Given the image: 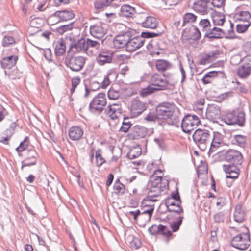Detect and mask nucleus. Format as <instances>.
<instances>
[{
    "label": "nucleus",
    "instance_id": "1",
    "mask_svg": "<svg viewBox=\"0 0 251 251\" xmlns=\"http://www.w3.org/2000/svg\"><path fill=\"white\" fill-rule=\"evenodd\" d=\"M162 190L159 187H151L147 195L141 203L142 210L141 216L145 217V220L149 221L154 210V202L158 201Z\"/></svg>",
    "mask_w": 251,
    "mask_h": 251
},
{
    "label": "nucleus",
    "instance_id": "2",
    "mask_svg": "<svg viewBox=\"0 0 251 251\" xmlns=\"http://www.w3.org/2000/svg\"><path fill=\"white\" fill-rule=\"evenodd\" d=\"M176 109L174 103L165 102L157 105L155 111L159 120H167L172 118Z\"/></svg>",
    "mask_w": 251,
    "mask_h": 251
},
{
    "label": "nucleus",
    "instance_id": "3",
    "mask_svg": "<svg viewBox=\"0 0 251 251\" xmlns=\"http://www.w3.org/2000/svg\"><path fill=\"white\" fill-rule=\"evenodd\" d=\"M223 120L228 125L237 124L243 126L245 121V114L243 111L236 109L225 114Z\"/></svg>",
    "mask_w": 251,
    "mask_h": 251
},
{
    "label": "nucleus",
    "instance_id": "4",
    "mask_svg": "<svg viewBox=\"0 0 251 251\" xmlns=\"http://www.w3.org/2000/svg\"><path fill=\"white\" fill-rule=\"evenodd\" d=\"M193 137L200 147L205 148L207 145H210L211 137L206 130L198 129L194 132Z\"/></svg>",
    "mask_w": 251,
    "mask_h": 251
},
{
    "label": "nucleus",
    "instance_id": "5",
    "mask_svg": "<svg viewBox=\"0 0 251 251\" xmlns=\"http://www.w3.org/2000/svg\"><path fill=\"white\" fill-rule=\"evenodd\" d=\"M107 103L105 94L100 93L91 100L89 104V109L91 111L101 112Z\"/></svg>",
    "mask_w": 251,
    "mask_h": 251
},
{
    "label": "nucleus",
    "instance_id": "6",
    "mask_svg": "<svg viewBox=\"0 0 251 251\" xmlns=\"http://www.w3.org/2000/svg\"><path fill=\"white\" fill-rule=\"evenodd\" d=\"M233 247L241 250L247 249L250 245V236L248 234L243 233L234 237L231 240Z\"/></svg>",
    "mask_w": 251,
    "mask_h": 251
},
{
    "label": "nucleus",
    "instance_id": "7",
    "mask_svg": "<svg viewBox=\"0 0 251 251\" xmlns=\"http://www.w3.org/2000/svg\"><path fill=\"white\" fill-rule=\"evenodd\" d=\"M200 120L197 116L188 115L186 116L182 120L181 127L183 131L189 133L199 124Z\"/></svg>",
    "mask_w": 251,
    "mask_h": 251
},
{
    "label": "nucleus",
    "instance_id": "8",
    "mask_svg": "<svg viewBox=\"0 0 251 251\" xmlns=\"http://www.w3.org/2000/svg\"><path fill=\"white\" fill-rule=\"evenodd\" d=\"M38 157V154L34 149H29L25 153L24 159L22 161V167L23 169L25 167H30L36 164Z\"/></svg>",
    "mask_w": 251,
    "mask_h": 251
},
{
    "label": "nucleus",
    "instance_id": "9",
    "mask_svg": "<svg viewBox=\"0 0 251 251\" xmlns=\"http://www.w3.org/2000/svg\"><path fill=\"white\" fill-rule=\"evenodd\" d=\"M150 81L158 90L164 89L168 84L166 77L163 75L158 74H153L150 78Z\"/></svg>",
    "mask_w": 251,
    "mask_h": 251
},
{
    "label": "nucleus",
    "instance_id": "10",
    "mask_svg": "<svg viewBox=\"0 0 251 251\" xmlns=\"http://www.w3.org/2000/svg\"><path fill=\"white\" fill-rule=\"evenodd\" d=\"M146 109V106L143 102L138 100H134L129 107L131 117L135 118L138 117Z\"/></svg>",
    "mask_w": 251,
    "mask_h": 251
},
{
    "label": "nucleus",
    "instance_id": "11",
    "mask_svg": "<svg viewBox=\"0 0 251 251\" xmlns=\"http://www.w3.org/2000/svg\"><path fill=\"white\" fill-rule=\"evenodd\" d=\"M131 38V32L126 31L115 36L113 40V45L117 49H120L127 46L128 41Z\"/></svg>",
    "mask_w": 251,
    "mask_h": 251
},
{
    "label": "nucleus",
    "instance_id": "12",
    "mask_svg": "<svg viewBox=\"0 0 251 251\" xmlns=\"http://www.w3.org/2000/svg\"><path fill=\"white\" fill-rule=\"evenodd\" d=\"M163 172L160 170H157L154 171L153 174L151 177L150 184L151 187H159L162 191L163 187L162 182L165 181L163 183L164 185L168 183V182L165 178H163Z\"/></svg>",
    "mask_w": 251,
    "mask_h": 251
},
{
    "label": "nucleus",
    "instance_id": "13",
    "mask_svg": "<svg viewBox=\"0 0 251 251\" xmlns=\"http://www.w3.org/2000/svg\"><path fill=\"white\" fill-rule=\"evenodd\" d=\"M85 63V59L81 56L71 57L67 61V65L74 71L81 70Z\"/></svg>",
    "mask_w": 251,
    "mask_h": 251
},
{
    "label": "nucleus",
    "instance_id": "14",
    "mask_svg": "<svg viewBox=\"0 0 251 251\" xmlns=\"http://www.w3.org/2000/svg\"><path fill=\"white\" fill-rule=\"evenodd\" d=\"M226 160L233 164H241L243 156L241 153L236 150H229L225 154Z\"/></svg>",
    "mask_w": 251,
    "mask_h": 251
},
{
    "label": "nucleus",
    "instance_id": "15",
    "mask_svg": "<svg viewBox=\"0 0 251 251\" xmlns=\"http://www.w3.org/2000/svg\"><path fill=\"white\" fill-rule=\"evenodd\" d=\"M145 42V39L142 36H136L130 38L128 41L126 50L129 51H134L142 47Z\"/></svg>",
    "mask_w": 251,
    "mask_h": 251
},
{
    "label": "nucleus",
    "instance_id": "16",
    "mask_svg": "<svg viewBox=\"0 0 251 251\" xmlns=\"http://www.w3.org/2000/svg\"><path fill=\"white\" fill-rule=\"evenodd\" d=\"M147 132L145 127L139 125L134 126L128 134V138L130 140L138 139L144 137Z\"/></svg>",
    "mask_w": 251,
    "mask_h": 251
},
{
    "label": "nucleus",
    "instance_id": "17",
    "mask_svg": "<svg viewBox=\"0 0 251 251\" xmlns=\"http://www.w3.org/2000/svg\"><path fill=\"white\" fill-rule=\"evenodd\" d=\"M100 47V43L92 40L87 39L85 41L84 39H82L78 41L76 45V48L80 51H86L89 48H98Z\"/></svg>",
    "mask_w": 251,
    "mask_h": 251
},
{
    "label": "nucleus",
    "instance_id": "18",
    "mask_svg": "<svg viewBox=\"0 0 251 251\" xmlns=\"http://www.w3.org/2000/svg\"><path fill=\"white\" fill-rule=\"evenodd\" d=\"M165 204L169 211L178 214L183 212V210L181 207V201L175 200L172 198H167L166 200Z\"/></svg>",
    "mask_w": 251,
    "mask_h": 251
},
{
    "label": "nucleus",
    "instance_id": "19",
    "mask_svg": "<svg viewBox=\"0 0 251 251\" xmlns=\"http://www.w3.org/2000/svg\"><path fill=\"white\" fill-rule=\"evenodd\" d=\"M223 170L226 174V177L229 178H236L239 174V169L234 164L224 165Z\"/></svg>",
    "mask_w": 251,
    "mask_h": 251
},
{
    "label": "nucleus",
    "instance_id": "20",
    "mask_svg": "<svg viewBox=\"0 0 251 251\" xmlns=\"http://www.w3.org/2000/svg\"><path fill=\"white\" fill-rule=\"evenodd\" d=\"M18 57L17 55H11L3 58L1 61V67L5 70H11L15 66Z\"/></svg>",
    "mask_w": 251,
    "mask_h": 251
},
{
    "label": "nucleus",
    "instance_id": "21",
    "mask_svg": "<svg viewBox=\"0 0 251 251\" xmlns=\"http://www.w3.org/2000/svg\"><path fill=\"white\" fill-rule=\"evenodd\" d=\"M83 135V130L79 126H73L69 130L68 135L72 141H77L81 138Z\"/></svg>",
    "mask_w": 251,
    "mask_h": 251
},
{
    "label": "nucleus",
    "instance_id": "22",
    "mask_svg": "<svg viewBox=\"0 0 251 251\" xmlns=\"http://www.w3.org/2000/svg\"><path fill=\"white\" fill-rule=\"evenodd\" d=\"M220 115V110L218 106L214 104L208 105L206 112L207 118L214 120L218 119Z\"/></svg>",
    "mask_w": 251,
    "mask_h": 251
},
{
    "label": "nucleus",
    "instance_id": "23",
    "mask_svg": "<svg viewBox=\"0 0 251 251\" xmlns=\"http://www.w3.org/2000/svg\"><path fill=\"white\" fill-rule=\"evenodd\" d=\"M211 145L210 151L215 152L217 149L224 145L222 135L218 132L214 133L212 142H210Z\"/></svg>",
    "mask_w": 251,
    "mask_h": 251
},
{
    "label": "nucleus",
    "instance_id": "24",
    "mask_svg": "<svg viewBox=\"0 0 251 251\" xmlns=\"http://www.w3.org/2000/svg\"><path fill=\"white\" fill-rule=\"evenodd\" d=\"M201 34L199 29L196 27L186 29L184 30L182 36L187 39L196 40L199 39Z\"/></svg>",
    "mask_w": 251,
    "mask_h": 251
},
{
    "label": "nucleus",
    "instance_id": "25",
    "mask_svg": "<svg viewBox=\"0 0 251 251\" xmlns=\"http://www.w3.org/2000/svg\"><path fill=\"white\" fill-rule=\"evenodd\" d=\"M154 229V232H152L153 234H155L156 233L158 232L166 238L171 237L172 236V232L165 226H163L161 224H160L158 226L153 225L149 228V231L152 232V230Z\"/></svg>",
    "mask_w": 251,
    "mask_h": 251
},
{
    "label": "nucleus",
    "instance_id": "26",
    "mask_svg": "<svg viewBox=\"0 0 251 251\" xmlns=\"http://www.w3.org/2000/svg\"><path fill=\"white\" fill-rule=\"evenodd\" d=\"M60 21H67L74 18L75 14L71 10H59L55 12Z\"/></svg>",
    "mask_w": 251,
    "mask_h": 251
},
{
    "label": "nucleus",
    "instance_id": "27",
    "mask_svg": "<svg viewBox=\"0 0 251 251\" xmlns=\"http://www.w3.org/2000/svg\"><path fill=\"white\" fill-rule=\"evenodd\" d=\"M251 73V62L247 63L239 67L237 70V75L241 78H245Z\"/></svg>",
    "mask_w": 251,
    "mask_h": 251
},
{
    "label": "nucleus",
    "instance_id": "28",
    "mask_svg": "<svg viewBox=\"0 0 251 251\" xmlns=\"http://www.w3.org/2000/svg\"><path fill=\"white\" fill-rule=\"evenodd\" d=\"M194 9L202 15H205L207 12V2L205 0H198L193 5Z\"/></svg>",
    "mask_w": 251,
    "mask_h": 251
},
{
    "label": "nucleus",
    "instance_id": "29",
    "mask_svg": "<svg viewBox=\"0 0 251 251\" xmlns=\"http://www.w3.org/2000/svg\"><path fill=\"white\" fill-rule=\"evenodd\" d=\"M112 60V54L107 51H102L98 55L97 61L100 65L110 63Z\"/></svg>",
    "mask_w": 251,
    "mask_h": 251
},
{
    "label": "nucleus",
    "instance_id": "30",
    "mask_svg": "<svg viewBox=\"0 0 251 251\" xmlns=\"http://www.w3.org/2000/svg\"><path fill=\"white\" fill-rule=\"evenodd\" d=\"M91 35L96 38L101 39L105 34V31L101 25H94L90 29Z\"/></svg>",
    "mask_w": 251,
    "mask_h": 251
},
{
    "label": "nucleus",
    "instance_id": "31",
    "mask_svg": "<svg viewBox=\"0 0 251 251\" xmlns=\"http://www.w3.org/2000/svg\"><path fill=\"white\" fill-rule=\"evenodd\" d=\"M234 218L237 222H242L245 219V212L243 206L240 204H237L235 209L234 213Z\"/></svg>",
    "mask_w": 251,
    "mask_h": 251
},
{
    "label": "nucleus",
    "instance_id": "32",
    "mask_svg": "<svg viewBox=\"0 0 251 251\" xmlns=\"http://www.w3.org/2000/svg\"><path fill=\"white\" fill-rule=\"evenodd\" d=\"M218 75V72L213 71L207 73L201 79L202 83L204 85L211 83Z\"/></svg>",
    "mask_w": 251,
    "mask_h": 251
},
{
    "label": "nucleus",
    "instance_id": "33",
    "mask_svg": "<svg viewBox=\"0 0 251 251\" xmlns=\"http://www.w3.org/2000/svg\"><path fill=\"white\" fill-rule=\"evenodd\" d=\"M212 19L215 25H222L225 21V15L222 13L214 11L212 14Z\"/></svg>",
    "mask_w": 251,
    "mask_h": 251
},
{
    "label": "nucleus",
    "instance_id": "34",
    "mask_svg": "<svg viewBox=\"0 0 251 251\" xmlns=\"http://www.w3.org/2000/svg\"><path fill=\"white\" fill-rule=\"evenodd\" d=\"M108 108V113L112 119L117 117V113H121L122 110L121 105L119 103L110 104Z\"/></svg>",
    "mask_w": 251,
    "mask_h": 251
},
{
    "label": "nucleus",
    "instance_id": "35",
    "mask_svg": "<svg viewBox=\"0 0 251 251\" xmlns=\"http://www.w3.org/2000/svg\"><path fill=\"white\" fill-rule=\"evenodd\" d=\"M121 14L126 17H132L136 13L135 9L127 4H125L121 6Z\"/></svg>",
    "mask_w": 251,
    "mask_h": 251
},
{
    "label": "nucleus",
    "instance_id": "36",
    "mask_svg": "<svg viewBox=\"0 0 251 251\" xmlns=\"http://www.w3.org/2000/svg\"><path fill=\"white\" fill-rule=\"evenodd\" d=\"M44 24V20L43 19L31 16L30 21V27L29 28V30H31L32 28H35L37 29V31H38L39 30V29L42 27Z\"/></svg>",
    "mask_w": 251,
    "mask_h": 251
},
{
    "label": "nucleus",
    "instance_id": "37",
    "mask_svg": "<svg viewBox=\"0 0 251 251\" xmlns=\"http://www.w3.org/2000/svg\"><path fill=\"white\" fill-rule=\"evenodd\" d=\"M142 26L146 28L154 29L157 27L158 23L156 19L151 16H148L143 22Z\"/></svg>",
    "mask_w": 251,
    "mask_h": 251
},
{
    "label": "nucleus",
    "instance_id": "38",
    "mask_svg": "<svg viewBox=\"0 0 251 251\" xmlns=\"http://www.w3.org/2000/svg\"><path fill=\"white\" fill-rule=\"evenodd\" d=\"M234 18L237 21H243L246 23H250L249 20L251 19V15L247 11H242L236 13L234 16Z\"/></svg>",
    "mask_w": 251,
    "mask_h": 251
},
{
    "label": "nucleus",
    "instance_id": "39",
    "mask_svg": "<svg viewBox=\"0 0 251 251\" xmlns=\"http://www.w3.org/2000/svg\"><path fill=\"white\" fill-rule=\"evenodd\" d=\"M224 34L223 29L214 27L206 33V36L210 38H220Z\"/></svg>",
    "mask_w": 251,
    "mask_h": 251
},
{
    "label": "nucleus",
    "instance_id": "40",
    "mask_svg": "<svg viewBox=\"0 0 251 251\" xmlns=\"http://www.w3.org/2000/svg\"><path fill=\"white\" fill-rule=\"evenodd\" d=\"M16 127L15 123H13L11 126V129H7L5 133H3L4 135H6V136H2L0 139V142L4 144L7 145L8 144V141L10 140L11 136L13 134L14 129Z\"/></svg>",
    "mask_w": 251,
    "mask_h": 251
},
{
    "label": "nucleus",
    "instance_id": "41",
    "mask_svg": "<svg viewBox=\"0 0 251 251\" xmlns=\"http://www.w3.org/2000/svg\"><path fill=\"white\" fill-rule=\"evenodd\" d=\"M208 167L204 163H201L197 167V176L199 178H205L207 176Z\"/></svg>",
    "mask_w": 251,
    "mask_h": 251
},
{
    "label": "nucleus",
    "instance_id": "42",
    "mask_svg": "<svg viewBox=\"0 0 251 251\" xmlns=\"http://www.w3.org/2000/svg\"><path fill=\"white\" fill-rule=\"evenodd\" d=\"M114 0H97L94 3L96 9L102 10L110 6Z\"/></svg>",
    "mask_w": 251,
    "mask_h": 251
},
{
    "label": "nucleus",
    "instance_id": "43",
    "mask_svg": "<svg viewBox=\"0 0 251 251\" xmlns=\"http://www.w3.org/2000/svg\"><path fill=\"white\" fill-rule=\"evenodd\" d=\"M66 50V45L62 39L58 40L56 44L55 47V53L56 55L61 56L63 55Z\"/></svg>",
    "mask_w": 251,
    "mask_h": 251
},
{
    "label": "nucleus",
    "instance_id": "44",
    "mask_svg": "<svg viewBox=\"0 0 251 251\" xmlns=\"http://www.w3.org/2000/svg\"><path fill=\"white\" fill-rule=\"evenodd\" d=\"M4 72L12 79H18L21 77V73L15 66L11 70H5Z\"/></svg>",
    "mask_w": 251,
    "mask_h": 251
},
{
    "label": "nucleus",
    "instance_id": "45",
    "mask_svg": "<svg viewBox=\"0 0 251 251\" xmlns=\"http://www.w3.org/2000/svg\"><path fill=\"white\" fill-rule=\"evenodd\" d=\"M171 66V64L164 60H158L156 63V68L159 71L164 72L169 69Z\"/></svg>",
    "mask_w": 251,
    "mask_h": 251
},
{
    "label": "nucleus",
    "instance_id": "46",
    "mask_svg": "<svg viewBox=\"0 0 251 251\" xmlns=\"http://www.w3.org/2000/svg\"><path fill=\"white\" fill-rule=\"evenodd\" d=\"M30 140L28 137L26 136L24 140L20 143L19 146L16 149V151L19 153V155L21 156L20 153L25 150L30 145Z\"/></svg>",
    "mask_w": 251,
    "mask_h": 251
},
{
    "label": "nucleus",
    "instance_id": "47",
    "mask_svg": "<svg viewBox=\"0 0 251 251\" xmlns=\"http://www.w3.org/2000/svg\"><path fill=\"white\" fill-rule=\"evenodd\" d=\"M125 185L120 182L119 179L116 180L113 186L114 192L118 195H122L125 193Z\"/></svg>",
    "mask_w": 251,
    "mask_h": 251
},
{
    "label": "nucleus",
    "instance_id": "48",
    "mask_svg": "<svg viewBox=\"0 0 251 251\" xmlns=\"http://www.w3.org/2000/svg\"><path fill=\"white\" fill-rule=\"evenodd\" d=\"M141 153L142 150L140 147H134L130 150L127 154V156L129 159H133L139 156Z\"/></svg>",
    "mask_w": 251,
    "mask_h": 251
},
{
    "label": "nucleus",
    "instance_id": "49",
    "mask_svg": "<svg viewBox=\"0 0 251 251\" xmlns=\"http://www.w3.org/2000/svg\"><path fill=\"white\" fill-rule=\"evenodd\" d=\"M197 17L192 13H187L183 17V25L187 23H192L195 22L197 20Z\"/></svg>",
    "mask_w": 251,
    "mask_h": 251
},
{
    "label": "nucleus",
    "instance_id": "50",
    "mask_svg": "<svg viewBox=\"0 0 251 251\" xmlns=\"http://www.w3.org/2000/svg\"><path fill=\"white\" fill-rule=\"evenodd\" d=\"M156 89V88L155 87L151 84L148 86L147 87L142 89L141 91L140 92V95L142 97H146L156 91H158Z\"/></svg>",
    "mask_w": 251,
    "mask_h": 251
},
{
    "label": "nucleus",
    "instance_id": "51",
    "mask_svg": "<svg viewBox=\"0 0 251 251\" xmlns=\"http://www.w3.org/2000/svg\"><path fill=\"white\" fill-rule=\"evenodd\" d=\"M215 54L214 53L206 54L203 55L199 61L201 65H205L211 62L214 58Z\"/></svg>",
    "mask_w": 251,
    "mask_h": 251
},
{
    "label": "nucleus",
    "instance_id": "52",
    "mask_svg": "<svg viewBox=\"0 0 251 251\" xmlns=\"http://www.w3.org/2000/svg\"><path fill=\"white\" fill-rule=\"evenodd\" d=\"M73 23L69 24L63 25L56 28V31L60 34H63L65 32L71 30L73 28Z\"/></svg>",
    "mask_w": 251,
    "mask_h": 251
},
{
    "label": "nucleus",
    "instance_id": "53",
    "mask_svg": "<svg viewBox=\"0 0 251 251\" xmlns=\"http://www.w3.org/2000/svg\"><path fill=\"white\" fill-rule=\"evenodd\" d=\"M226 198L224 197H219L216 199L215 203L216 208L218 210L221 209L226 204Z\"/></svg>",
    "mask_w": 251,
    "mask_h": 251
},
{
    "label": "nucleus",
    "instance_id": "54",
    "mask_svg": "<svg viewBox=\"0 0 251 251\" xmlns=\"http://www.w3.org/2000/svg\"><path fill=\"white\" fill-rule=\"evenodd\" d=\"M113 73H115L113 70H111L107 73L106 75L104 77V79L101 82V87L102 88H106L110 85V81L109 79V76Z\"/></svg>",
    "mask_w": 251,
    "mask_h": 251
},
{
    "label": "nucleus",
    "instance_id": "55",
    "mask_svg": "<svg viewBox=\"0 0 251 251\" xmlns=\"http://www.w3.org/2000/svg\"><path fill=\"white\" fill-rule=\"evenodd\" d=\"M15 43V39L10 36H5L2 41V45L3 47H8Z\"/></svg>",
    "mask_w": 251,
    "mask_h": 251
},
{
    "label": "nucleus",
    "instance_id": "56",
    "mask_svg": "<svg viewBox=\"0 0 251 251\" xmlns=\"http://www.w3.org/2000/svg\"><path fill=\"white\" fill-rule=\"evenodd\" d=\"M128 118H124V121L123 122L122 125L120 129V131L126 133L129 128L131 126V123L129 121H126L128 120Z\"/></svg>",
    "mask_w": 251,
    "mask_h": 251
},
{
    "label": "nucleus",
    "instance_id": "57",
    "mask_svg": "<svg viewBox=\"0 0 251 251\" xmlns=\"http://www.w3.org/2000/svg\"><path fill=\"white\" fill-rule=\"evenodd\" d=\"M80 78L79 76H75L71 79V88L70 91L71 94H73L76 87L80 84Z\"/></svg>",
    "mask_w": 251,
    "mask_h": 251
},
{
    "label": "nucleus",
    "instance_id": "58",
    "mask_svg": "<svg viewBox=\"0 0 251 251\" xmlns=\"http://www.w3.org/2000/svg\"><path fill=\"white\" fill-rule=\"evenodd\" d=\"M183 218V217L179 216L177 221L174 222L171 224L170 226L173 232H176L179 229L180 226L182 223Z\"/></svg>",
    "mask_w": 251,
    "mask_h": 251
},
{
    "label": "nucleus",
    "instance_id": "59",
    "mask_svg": "<svg viewBox=\"0 0 251 251\" xmlns=\"http://www.w3.org/2000/svg\"><path fill=\"white\" fill-rule=\"evenodd\" d=\"M211 4L216 8H224L226 4V0H212Z\"/></svg>",
    "mask_w": 251,
    "mask_h": 251
},
{
    "label": "nucleus",
    "instance_id": "60",
    "mask_svg": "<svg viewBox=\"0 0 251 251\" xmlns=\"http://www.w3.org/2000/svg\"><path fill=\"white\" fill-rule=\"evenodd\" d=\"M59 21V19H58L57 16L55 15V12L49 16L47 20V22L50 25H54Z\"/></svg>",
    "mask_w": 251,
    "mask_h": 251
},
{
    "label": "nucleus",
    "instance_id": "61",
    "mask_svg": "<svg viewBox=\"0 0 251 251\" xmlns=\"http://www.w3.org/2000/svg\"><path fill=\"white\" fill-rule=\"evenodd\" d=\"M210 23L208 19H202L199 23L200 26L203 31H206L207 28L210 26Z\"/></svg>",
    "mask_w": 251,
    "mask_h": 251
},
{
    "label": "nucleus",
    "instance_id": "62",
    "mask_svg": "<svg viewBox=\"0 0 251 251\" xmlns=\"http://www.w3.org/2000/svg\"><path fill=\"white\" fill-rule=\"evenodd\" d=\"M119 97V92L114 89H110L108 92V97L110 100H116Z\"/></svg>",
    "mask_w": 251,
    "mask_h": 251
},
{
    "label": "nucleus",
    "instance_id": "63",
    "mask_svg": "<svg viewBox=\"0 0 251 251\" xmlns=\"http://www.w3.org/2000/svg\"><path fill=\"white\" fill-rule=\"evenodd\" d=\"M96 163L98 166H100L105 162V159L102 157L100 153V151H97L96 152Z\"/></svg>",
    "mask_w": 251,
    "mask_h": 251
},
{
    "label": "nucleus",
    "instance_id": "64",
    "mask_svg": "<svg viewBox=\"0 0 251 251\" xmlns=\"http://www.w3.org/2000/svg\"><path fill=\"white\" fill-rule=\"evenodd\" d=\"M145 120L149 122L155 121L156 120H159L157 117V113L156 112L155 113L150 112L146 115Z\"/></svg>",
    "mask_w": 251,
    "mask_h": 251
}]
</instances>
